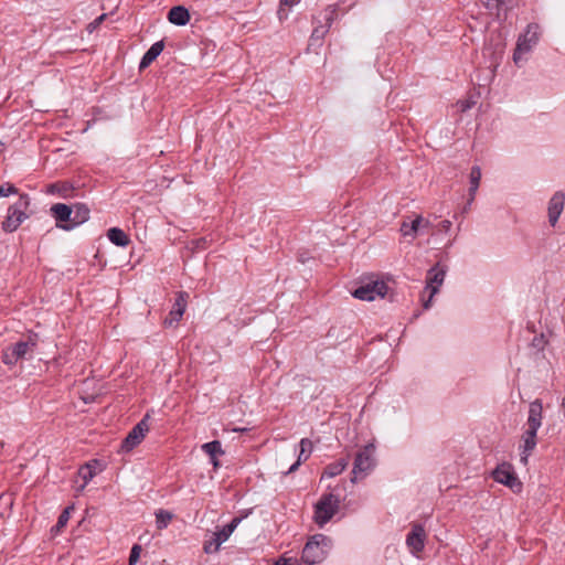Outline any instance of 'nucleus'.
I'll list each match as a JSON object with an SVG mask.
<instances>
[{
    "mask_svg": "<svg viewBox=\"0 0 565 565\" xmlns=\"http://www.w3.org/2000/svg\"><path fill=\"white\" fill-rule=\"evenodd\" d=\"M542 413L543 406L539 399H535L530 404L529 408V417L526 422V429L522 435V444L520 445L521 449V462L523 465L527 463L529 457L532 451L536 447V434L539 428L542 425Z\"/></svg>",
    "mask_w": 565,
    "mask_h": 565,
    "instance_id": "f257e3e1",
    "label": "nucleus"
},
{
    "mask_svg": "<svg viewBox=\"0 0 565 565\" xmlns=\"http://www.w3.org/2000/svg\"><path fill=\"white\" fill-rule=\"evenodd\" d=\"M541 38V28L537 23H529L524 32H522L518 40L513 52V62L521 66L527 60L533 49L539 44Z\"/></svg>",
    "mask_w": 565,
    "mask_h": 565,
    "instance_id": "f03ea898",
    "label": "nucleus"
},
{
    "mask_svg": "<svg viewBox=\"0 0 565 565\" xmlns=\"http://www.w3.org/2000/svg\"><path fill=\"white\" fill-rule=\"evenodd\" d=\"M29 204V196L26 194H21L18 202L8 209V214L2 222V230L4 232H14L21 225V223L28 218L26 210Z\"/></svg>",
    "mask_w": 565,
    "mask_h": 565,
    "instance_id": "7ed1b4c3",
    "label": "nucleus"
},
{
    "mask_svg": "<svg viewBox=\"0 0 565 565\" xmlns=\"http://www.w3.org/2000/svg\"><path fill=\"white\" fill-rule=\"evenodd\" d=\"M327 546V536L321 533L315 534L305 545L301 559L308 565L320 563L326 556Z\"/></svg>",
    "mask_w": 565,
    "mask_h": 565,
    "instance_id": "20e7f679",
    "label": "nucleus"
},
{
    "mask_svg": "<svg viewBox=\"0 0 565 565\" xmlns=\"http://www.w3.org/2000/svg\"><path fill=\"white\" fill-rule=\"evenodd\" d=\"M374 445L369 444L356 454L352 470V482H355L358 479L364 478L374 468Z\"/></svg>",
    "mask_w": 565,
    "mask_h": 565,
    "instance_id": "39448f33",
    "label": "nucleus"
},
{
    "mask_svg": "<svg viewBox=\"0 0 565 565\" xmlns=\"http://www.w3.org/2000/svg\"><path fill=\"white\" fill-rule=\"evenodd\" d=\"M445 277L446 268L441 267L439 264H437L436 266L428 270L424 292H429V295L427 299L423 297L424 309L430 308L433 298L439 291V288L443 286Z\"/></svg>",
    "mask_w": 565,
    "mask_h": 565,
    "instance_id": "423d86ee",
    "label": "nucleus"
},
{
    "mask_svg": "<svg viewBox=\"0 0 565 565\" xmlns=\"http://www.w3.org/2000/svg\"><path fill=\"white\" fill-rule=\"evenodd\" d=\"M339 508V499L332 493L323 495L316 504L315 520L319 526H323Z\"/></svg>",
    "mask_w": 565,
    "mask_h": 565,
    "instance_id": "0eeeda50",
    "label": "nucleus"
},
{
    "mask_svg": "<svg viewBox=\"0 0 565 565\" xmlns=\"http://www.w3.org/2000/svg\"><path fill=\"white\" fill-rule=\"evenodd\" d=\"M429 226L430 222L418 214L404 217L403 222L401 223L399 232L404 238L413 242L417 237L418 233L428 228Z\"/></svg>",
    "mask_w": 565,
    "mask_h": 565,
    "instance_id": "6e6552de",
    "label": "nucleus"
},
{
    "mask_svg": "<svg viewBox=\"0 0 565 565\" xmlns=\"http://www.w3.org/2000/svg\"><path fill=\"white\" fill-rule=\"evenodd\" d=\"M387 289L388 287L384 281H372L358 287L352 295L360 300L373 301L376 298H384Z\"/></svg>",
    "mask_w": 565,
    "mask_h": 565,
    "instance_id": "1a4fd4ad",
    "label": "nucleus"
},
{
    "mask_svg": "<svg viewBox=\"0 0 565 565\" xmlns=\"http://www.w3.org/2000/svg\"><path fill=\"white\" fill-rule=\"evenodd\" d=\"M492 476L497 482L509 487L513 491H520L522 488V484L515 476L512 466L509 463H502L498 466Z\"/></svg>",
    "mask_w": 565,
    "mask_h": 565,
    "instance_id": "9d476101",
    "label": "nucleus"
},
{
    "mask_svg": "<svg viewBox=\"0 0 565 565\" xmlns=\"http://www.w3.org/2000/svg\"><path fill=\"white\" fill-rule=\"evenodd\" d=\"M148 430L149 426L147 424V419L145 418L140 420L122 440L120 446L121 451L129 452L130 450H132L142 441Z\"/></svg>",
    "mask_w": 565,
    "mask_h": 565,
    "instance_id": "9b49d317",
    "label": "nucleus"
},
{
    "mask_svg": "<svg viewBox=\"0 0 565 565\" xmlns=\"http://www.w3.org/2000/svg\"><path fill=\"white\" fill-rule=\"evenodd\" d=\"M565 205V194L562 191L555 192L548 201V222L552 226L557 223Z\"/></svg>",
    "mask_w": 565,
    "mask_h": 565,
    "instance_id": "f8f14e48",
    "label": "nucleus"
},
{
    "mask_svg": "<svg viewBox=\"0 0 565 565\" xmlns=\"http://www.w3.org/2000/svg\"><path fill=\"white\" fill-rule=\"evenodd\" d=\"M89 209L83 203H76L72 206V224L61 225V228L71 231L85 223L89 218Z\"/></svg>",
    "mask_w": 565,
    "mask_h": 565,
    "instance_id": "ddd939ff",
    "label": "nucleus"
},
{
    "mask_svg": "<svg viewBox=\"0 0 565 565\" xmlns=\"http://www.w3.org/2000/svg\"><path fill=\"white\" fill-rule=\"evenodd\" d=\"M186 292H179L175 302L173 305V308L171 309L169 317L164 320V323L167 326H172L173 323L179 322V320L182 318L185 308H186Z\"/></svg>",
    "mask_w": 565,
    "mask_h": 565,
    "instance_id": "4468645a",
    "label": "nucleus"
},
{
    "mask_svg": "<svg viewBox=\"0 0 565 565\" xmlns=\"http://www.w3.org/2000/svg\"><path fill=\"white\" fill-rule=\"evenodd\" d=\"M52 215L56 220L58 227L65 224H72V206L63 203L54 204L51 207Z\"/></svg>",
    "mask_w": 565,
    "mask_h": 565,
    "instance_id": "2eb2a0df",
    "label": "nucleus"
},
{
    "mask_svg": "<svg viewBox=\"0 0 565 565\" xmlns=\"http://www.w3.org/2000/svg\"><path fill=\"white\" fill-rule=\"evenodd\" d=\"M426 539L427 532H409L406 537V545L411 553L418 556V553L424 548Z\"/></svg>",
    "mask_w": 565,
    "mask_h": 565,
    "instance_id": "dca6fc26",
    "label": "nucleus"
},
{
    "mask_svg": "<svg viewBox=\"0 0 565 565\" xmlns=\"http://www.w3.org/2000/svg\"><path fill=\"white\" fill-rule=\"evenodd\" d=\"M482 2L487 9L494 12L498 17H501L502 13L505 14L512 9L518 0H482Z\"/></svg>",
    "mask_w": 565,
    "mask_h": 565,
    "instance_id": "f3484780",
    "label": "nucleus"
},
{
    "mask_svg": "<svg viewBox=\"0 0 565 565\" xmlns=\"http://www.w3.org/2000/svg\"><path fill=\"white\" fill-rule=\"evenodd\" d=\"M233 532H213V537L204 542L203 550L206 554L215 553L226 542Z\"/></svg>",
    "mask_w": 565,
    "mask_h": 565,
    "instance_id": "a211bd4d",
    "label": "nucleus"
},
{
    "mask_svg": "<svg viewBox=\"0 0 565 565\" xmlns=\"http://www.w3.org/2000/svg\"><path fill=\"white\" fill-rule=\"evenodd\" d=\"M168 20L175 25H185L190 21V13L184 7L177 6L170 9Z\"/></svg>",
    "mask_w": 565,
    "mask_h": 565,
    "instance_id": "6ab92c4d",
    "label": "nucleus"
},
{
    "mask_svg": "<svg viewBox=\"0 0 565 565\" xmlns=\"http://www.w3.org/2000/svg\"><path fill=\"white\" fill-rule=\"evenodd\" d=\"M164 44L162 41H158L153 43L150 49L145 53L142 56L139 68L145 70L147 68L163 51Z\"/></svg>",
    "mask_w": 565,
    "mask_h": 565,
    "instance_id": "aec40b11",
    "label": "nucleus"
},
{
    "mask_svg": "<svg viewBox=\"0 0 565 565\" xmlns=\"http://www.w3.org/2000/svg\"><path fill=\"white\" fill-rule=\"evenodd\" d=\"M36 345V339L32 335L28 338L25 341H19L12 345V350L14 351L15 356L20 360L25 358L29 353L34 351Z\"/></svg>",
    "mask_w": 565,
    "mask_h": 565,
    "instance_id": "412c9836",
    "label": "nucleus"
},
{
    "mask_svg": "<svg viewBox=\"0 0 565 565\" xmlns=\"http://www.w3.org/2000/svg\"><path fill=\"white\" fill-rule=\"evenodd\" d=\"M312 441L308 438H302L300 440V451L298 455V460L289 468L288 473H291L298 469L302 461H306L311 452H312Z\"/></svg>",
    "mask_w": 565,
    "mask_h": 565,
    "instance_id": "4be33fe9",
    "label": "nucleus"
},
{
    "mask_svg": "<svg viewBox=\"0 0 565 565\" xmlns=\"http://www.w3.org/2000/svg\"><path fill=\"white\" fill-rule=\"evenodd\" d=\"M481 169L478 166L471 168L469 174L470 188H469V204H471L476 198L477 191L480 185Z\"/></svg>",
    "mask_w": 565,
    "mask_h": 565,
    "instance_id": "5701e85b",
    "label": "nucleus"
},
{
    "mask_svg": "<svg viewBox=\"0 0 565 565\" xmlns=\"http://www.w3.org/2000/svg\"><path fill=\"white\" fill-rule=\"evenodd\" d=\"M107 237L113 244L120 247L127 246L130 242L128 235L118 227L109 228L107 232Z\"/></svg>",
    "mask_w": 565,
    "mask_h": 565,
    "instance_id": "b1692460",
    "label": "nucleus"
},
{
    "mask_svg": "<svg viewBox=\"0 0 565 565\" xmlns=\"http://www.w3.org/2000/svg\"><path fill=\"white\" fill-rule=\"evenodd\" d=\"M46 192L50 194H56L63 199H68L73 192V186L67 182H56L50 184Z\"/></svg>",
    "mask_w": 565,
    "mask_h": 565,
    "instance_id": "393cba45",
    "label": "nucleus"
},
{
    "mask_svg": "<svg viewBox=\"0 0 565 565\" xmlns=\"http://www.w3.org/2000/svg\"><path fill=\"white\" fill-rule=\"evenodd\" d=\"M96 465V461L88 462L79 469L78 475L83 479V484L79 487L78 491H82L87 486V483L97 475Z\"/></svg>",
    "mask_w": 565,
    "mask_h": 565,
    "instance_id": "a878e982",
    "label": "nucleus"
},
{
    "mask_svg": "<svg viewBox=\"0 0 565 565\" xmlns=\"http://www.w3.org/2000/svg\"><path fill=\"white\" fill-rule=\"evenodd\" d=\"M347 466H348L347 460H340L334 463H331L326 468L322 477L333 478V477L340 475L342 471H344Z\"/></svg>",
    "mask_w": 565,
    "mask_h": 565,
    "instance_id": "bb28decb",
    "label": "nucleus"
},
{
    "mask_svg": "<svg viewBox=\"0 0 565 565\" xmlns=\"http://www.w3.org/2000/svg\"><path fill=\"white\" fill-rule=\"evenodd\" d=\"M202 450L214 459L217 455L223 454L221 443L217 440L206 443L202 445Z\"/></svg>",
    "mask_w": 565,
    "mask_h": 565,
    "instance_id": "cd10ccee",
    "label": "nucleus"
},
{
    "mask_svg": "<svg viewBox=\"0 0 565 565\" xmlns=\"http://www.w3.org/2000/svg\"><path fill=\"white\" fill-rule=\"evenodd\" d=\"M157 527L158 530H162L168 526L169 522L172 519V514L168 511L160 510L157 514Z\"/></svg>",
    "mask_w": 565,
    "mask_h": 565,
    "instance_id": "c85d7f7f",
    "label": "nucleus"
},
{
    "mask_svg": "<svg viewBox=\"0 0 565 565\" xmlns=\"http://www.w3.org/2000/svg\"><path fill=\"white\" fill-rule=\"evenodd\" d=\"M72 511H74V507L71 505V507H67L63 512L62 514L60 515L58 520H57V523L54 527H52V530H61L63 529L64 526H66L67 524V521L70 520V516H71V513Z\"/></svg>",
    "mask_w": 565,
    "mask_h": 565,
    "instance_id": "c756f323",
    "label": "nucleus"
},
{
    "mask_svg": "<svg viewBox=\"0 0 565 565\" xmlns=\"http://www.w3.org/2000/svg\"><path fill=\"white\" fill-rule=\"evenodd\" d=\"M12 505V495L9 493H2L0 495V514L4 516Z\"/></svg>",
    "mask_w": 565,
    "mask_h": 565,
    "instance_id": "7c9ffc66",
    "label": "nucleus"
},
{
    "mask_svg": "<svg viewBox=\"0 0 565 565\" xmlns=\"http://www.w3.org/2000/svg\"><path fill=\"white\" fill-rule=\"evenodd\" d=\"M2 361L7 365H14L19 361V359L14 354V351L12 350V347L4 350L2 354Z\"/></svg>",
    "mask_w": 565,
    "mask_h": 565,
    "instance_id": "2f4dec72",
    "label": "nucleus"
},
{
    "mask_svg": "<svg viewBox=\"0 0 565 565\" xmlns=\"http://www.w3.org/2000/svg\"><path fill=\"white\" fill-rule=\"evenodd\" d=\"M18 189L10 182L2 183L0 185V198H7L10 194H17Z\"/></svg>",
    "mask_w": 565,
    "mask_h": 565,
    "instance_id": "473e14b6",
    "label": "nucleus"
},
{
    "mask_svg": "<svg viewBox=\"0 0 565 565\" xmlns=\"http://www.w3.org/2000/svg\"><path fill=\"white\" fill-rule=\"evenodd\" d=\"M142 548L140 545L138 544H135L130 551V555H129V565H136L139 561V557H140V553H141Z\"/></svg>",
    "mask_w": 565,
    "mask_h": 565,
    "instance_id": "72a5a7b5",
    "label": "nucleus"
},
{
    "mask_svg": "<svg viewBox=\"0 0 565 565\" xmlns=\"http://www.w3.org/2000/svg\"><path fill=\"white\" fill-rule=\"evenodd\" d=\"M297 564H298L297 558L286 557V556H279L275 562V565H297Z\"/></svg>",
    "mask_w": 565,
    "mask_h": 565,
    "instance_id": "f704fd0d",
    "label": "nucleus"
},
{
    "mask_svg": "<svg viewBox=\"0 0 565 565\" xmlns=\"http://www.w3.org/2000/svg\"><path fill=\"white\" fill-rule=\"evenodd\" d=\"M106 14H102L100 17H98L97 19H95L93 22H90L88 25H87V30L89 32H93L102 22L103 20L105 19Z\"/></svg>",
    "mask_w": 565,
    "mask_h": 565,
    "instance_id": "c9c22d12",
    "label": "nucleus"
},
{
    "mask_svg": "<svg viewBox=\"0 0 565 565\" xmlns=\"http://www.w3.org/2000/svg\"><path fill=\"white\" fill-rule=\"evenodd\" d=\"M473 105V102H470V100H459L457 103V106L458 108L460 109V111H467L468 109H470Z\"/></svg>",
    "mask_w": 565,
    "mask_h": 565,
    "instance_id": "e433bc0d",
    "label": "nucleus"
},
{
    "mask_svg": "<svg viewBox=\"0 0 565 565\" xmlns=\"http://www.w3.org/2000/svg\"><path fill=\"white\" fill-rule=\"evenodd\" d=\"M241 522V518H234L228 524H226L223 530H228V531H232V530H235L238 524Z\"/></svg>",
    "mask_w": 565,
    "mask_h": 565,
    "instance_id": "4c0bfd02",
    "label": "nucleus"
},
{
    "mask_svg": "<svg viewBox=\"0 0 565 565\" xmlns=\"http://www.w3.org/2000/svg\"><path fill=\"white\" fill-rule=\"evenodd\" d=\"M450 228H451V222L450 221L445 220V221L440 222L439 231L447 233V232H449Z\"/></svg>",
    "mask_w": 565,
    "mask_h": 565,
    "instance_id": "58836bf2",
    "label": "nucleus"
},
{
    "mask_svg": "<svg viewBox=\"0 0 565 565\" xmlns=\"http://www.w3.org/2000/svg\"><path fill=\"white\" fill-rule=\"evenodd\" d=\"M297 2H298V0H280L279 14L281 13V7H282V6L292 7V6H294V4H296Z\"/></svg>",
    "mask_w": 565,
    "mask_h": 565,
    "instance_id": "ea45409f",
    "label": "nucleus"
},
{
    "mask_svg": "<svg viewBox=\"0 0 565 565\" xmlns=\"http://www.w3.org/2000/svg\"><path fill=\"white\" fill-rule=\"evenodd\" d=\"M561 407H562V411H563V414H564V417H565V396L562 399Z\"/></svg>",
    "mask_w": 565,
    "mask_h": 565,
    "instance_id": "a19ab883",
    "label": "nucleus"
},
{
    "mask_svg": "<svg viewBox=\"0 0 565 565\" xmlns=\"http://www.w3.org/2000/svg\"><path fill=\"white\" fill-rule=\"evenodd\" d=\"M211 462L213 463L214 467L218 466V461H217L216 457L214 459H211Z\"/></svg>",
    "mask_w": 565,
    "mask_h": 565,
    "instance_id": "79ce46f5",
    "label": "nucleus"
},
{
    "mask_svg": "<svg viewBox=\"0 0 565 565\" xmlns=\"http://www.w3.org/2000/svg\"><path fill=\"white\" fill-rule=\"evenodd\" d=\"M413 530L419 531V530H423V529H422V526L416 525V526H414V529H413Z\"/></svg>",
    "mask_w": 565,
    "mask_h": 565,
    "instance_id": "37998d69",
    "label": "nucleus"
},
{
    "mask_svg": "<svg viewBox=\"0 0 565 565\" xmlns=\"http://www.w3.org/2000/svg\"><path fill=\"white\" fill-rule=\"evenodd\" d=\"M85 521H86V519H85V518H84V519H82V521L79 522V524H78V525H83V524L85 523Z\"/></svg>",
    "mask_w": 565,
    "mask_h": 565,
    "instance_id": "c03bdc74",
    "label": "nucleus"
},
{
    "mask_svg": "<svg viewBox=\"0 0 565 565\" xmlns=\"http://www.w3.org/2000/svg\"><path fill=\"white\" fill-rule=\"evenodd\" d=\"M469 206H470V204L468 202L463 211L466 212L469 209Z\"/></svg>",
    "mask_w": 565,
    "mask_h": 565,
    "instance_id": "a18cd8bd",
    "label": "nucleus"
}]
</instances>
